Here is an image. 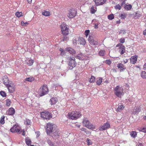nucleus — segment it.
<instances>
[{
  "instance_id": "nucleus-48",
  "label": "nucleus",
  "mask_w": 146,
  "mask_h": 146,
  "mask_svg": "<svg viewBox=\"0 0 146 146\" xmlns=\"http://www.w3.org/2000/svg\"><path fill=\"white\" fill-rule=\"evenodd\" d=\"M76 58L79 59L81 60H83V58L81 56H80L79 55H77V56H76Z\"/></svg>"
},
{
  "instance_id": "nucleus-13",
  "label": "nucleus",
  "mask_w": 146,
  "mask_h": 146,
  "mask_svg": "<svg viewBox=\"0 0 146 146\" xmlns=\"http://www.w3.org/2000/svg\"><path fill=\"white\" fill-rule=\"evenodd\" d=\"M106 0H93L96 6L103 5L105 3Z\"/></svg>"
},
{
  "instance_id": "nucleus-18",
  "label": "nucleus",
  "mask_w": 146,
  "mask_h": 146,
  "mask_svg": "<svg viewBox=\"0 0 146 146\" xmlns=\"http://www.w3.org/2000/svg\"><path fill=\"white\" fill-rule=\"evenodd\" d=\"M137 56L135 55L131 58L130 60L131 63L134 64L136 62L137 59Z\"/></svg>"
},
{
  "instance_id": "nucleus-43",
  "label": "nucleus",
  "mask_w": 146,
  "mask_h": 146,
  "mask_svg": "<svg viewBox=\"0 0 146 146\" xmlns=\"http://www.w3.org/2000/svg\"><path fill=\"white\" fill-rule=\"evenodd\" d=\"M141 16V14H139L138 13H136L134 15V17L135 19H137L139 17H140Z\"/></svg>"
},
{
  "instance_id": "nucleus-26",
  "label": "nucleus",
  "mask_w": 146,
  "mask_h": 146,
  "mask_svg": "<svg viewBox=\"0 0 146 146\" xmlns=\"http://www.w3.org/2000/svg\"><path fill=\"white\" fill-rule=\"evenodd\" d=\"M98 42L97 40L94 39L90 44L92 45L96 46L98 45Z\"/></svg>"
},
{
  "instance_id": "nucleus-63",
  "label": "nucleus",
  "mask_w": 146,
  "mask_h": 146,
  "mask_svg": "<svg viewBox=\"0 0 146 146\" xmlns=\"http://www.w3.org/2000/svg\"><path fill=\"white\" fill-rule=\"evenodd\" d=\"M143 69L145 70H146V63H145L143 66Z\"/></svg>"
},
{
  "instance_id": "nucleus-11",
  "label": "nucleus",
  "mask_w": 146,
  "mask_h": 146,
  "mask_svg": "<svg viewBox=\"0 0 146 146\" xmlns=\"http://www.w3.org/2000/svg\"><path fill=\"white\" fill-rule=\"evenodd\" d=\"M83 124L86 127L89 129H92L93 127H92L91 124H90L89 120L85 119L83 121Z\"/></svg>"
},
{
  "instance_id": "nucleus-28",
  "label": "nucleus",
  "mask_w": 146,
  "mask_h": 146,
  "mask_svg": "<svg viewBox=\"0 0 146 146\" xmlns=\"http://www.w3.org/2000/svg\"><path fill=\"white\" fill-rule=\"evenodd\" d=\"M96 8H94V6H92L90 8V13L92 14L94 13L96 11Z\"/></svg>"
},
{
  "instance_id": "nucleus-5",
  "label": "nucleus",
  "mask_w": 146,
  "mask_h": 146,
  "mask_svg": "<svg viewBox=\"0 0 146 146\" xmlns=\"http://www.w3.org/2000/svg\"><path fill=\"white\" fill-rule=\"evenodd\" d=\"M115 94L118 97H121L123 93V89L120 87L119 85L117 86L114 89Z\"/></svg>"
},
{
  "instance_id": "nucleus-33",
  "label": "nucleus",
  "mask_w": 146,
  "mask_h": 146,
  "mask_svg": "<svg viewBox=\"0 0 146 146\" xmlns=\"http://www.w3.org/2000/svg\"><path fill=\"white\" fill-rule=\"evenodd\" d=\"M95 77L93 76H91V77L90 78L89 81L90 83H92L95 82Z\"/></svg>"
},
{
  "instance_id": "nucleus-4",
  "label": "nucleus",
  "mask_w": 146,
  "mask_h": 146,
  "mask_svg": "<svg viewBox=\"0 0 146 146\" xmlns=\"http://www.w3.org/2000/svg\"><path fill=\"white\" fill-rule=\"evenodd\" d=\"M41 117L44 119H49L52 117V115L48 111H44L41 112Z\"/></svg>"
},
{
  "instance_id": "nucleus-16",
  "label": "nucleus",
  "mask_w": 146,
  "mask_h": 146,
  "mask_svg": "<svg viewBox=\"0 0 146 146\" xmlns=\"http://www.w3.org/2000/svg\"><path fill=\"white\" fill-rule=\"evenodd\" d=\"M78 40L80 44L83 46L85 45L86 43V41L83 38L79 37Z\"/></svg>"
},
{
  "instance_id": "nucleus-25",
  "label": "nucleus",
  "mask_w": 146,
  "mask_h": 146,
  "mask_svg": "<svg viewBox=\"0 0 146 146\" xmlns=\"http://www.w3.org/2000/svg\"><path fill=\"white\" fill-rule=\"evenodd\" d=\"M124 108L123 105H121L118 106L117 109L116 111L117 112L120 111L121 110H123Z\"/></svg>"
},
{
  "instance_id": "nucleus-21",
  "label": "nucleus",
  "mask_w": 146,
  "mask_h": 146,
  "mask_svg": "<svg viewBox=\"0 0 146 146\" xmlns=\"http://www.w3.org/2000/svg\"><path fill=\"white\" fill-rule=\"evenodd\" d=\"M26 62L27 64L29 66H31L33 64L34 60L32 59H28L26 60Z\"/></svg>"
},
{
  "instance_id": "nucleus-56",
  "label": "nucleus",
  "mask_w": 146,
  "mask_h": 146,
  "mask_svg": "<svg viewBox=\"0 0 146 146\" xmlns=\"http://www.w3.org/2000/svg\"><path fill=\"white\" fill-rule=\"evenodd\" d=\"M121 17L122 19H125L126 17V16L125 14H121Z\"/></svg>"
},
{
  "instance_id": "nucleus-1",
  "label": "nucleus",
  "mask_w": 146,
  "mask_h": 146,
  "mask_svg": "<svg viewBox=\"0 0 146 146\" xmlns=\"http://www.w3.org/2000/svg\"><path fill=\"white\" fill-rule=\"evenodd\" d=\"M68 58V67L70 70H72L76 65L77 63L75 61V58L70 56Z\"/></svg>"
},
{
  "instance_id": "nucleus-37",
  "label": "nucleus",
  "mask_w": 146,
  "mask_h": 146,
  "mask_svg": "<svg viewBox=\"0 0 146 146\" xmlns=\"http://www.w3.org/2000/svg\"><path fill=\"white\" fill-rule=\"evenodd\" d=\"M105 51L104 50H100L99 52V54L101 56H104L105 53Z\"/></svg>"
},
{
  "instance_id": "nucleus-35",
  "label": "nucleus",
  "mask_w": 146,
  "mask_h": 146,
  "mask_svg": "<svg viewBox=\"0 0 146 146\" xmlns=\"http://www.w3.org/2000/svg\"><path fill=\"white\" fill-rule=\"evenodd\" d=\"M130 135L133 138H135L137 134L136 132L134 131H132L130 133Z\"/></svg>"
},
{
  "instance_id": "nucleus-22",
  "label": "nucleus",
  "mask_w": 146,
  "mask_h": 146,
  "mask_svg": "<svg viewBox=\"0 0 146 146\" xmlns=\"http://www.w3.org/2000/svg\"><path fill=\"white\" fill-rule=\"evenodd\" d=\"M50 100L51 102V105L54 104L57 102L58 100L56 97H53Z\"/></svg>"
},
{
  "instance_id": "nucleus-17",
  "label": "nucleus",
  "mask_w": 146,
  "mask_h": 146,
  "mask_svg": "<svg viewBox=\"0 0 146 146\" xmlns=\"http://www.w3.org/2000/svg\"><path fill=\"white\" fill-rule=\"evenodd\" d=\"M117 67L119 69H120V72L123 71L125 69L123 64L121 63H119L117 64Z\"/></svg>"
},
{
  "instance_id": "nucleus-14",
  "label": "nucleus",
  "mask_w": 146,
  "mask_h": 146,
  "mask_svg": "<svg viewBox=\"0 0 146 146\" xmlns=\"http://www.w3.org/2000/svg\"><path fill=\"white\" fill-rule=\"evenodd\" d=\"M2 78L3 84H4L6 86L7 85H8L9 83V79L7 76H4L2 77Z\"/></svg>"
},
{
  "instance_id": "nucleus-10",
  "label": "nucleus",
  "mask_w": 146,
  "mask_h": 146,
  "mask_svg": "<svg viewBox=\"0 0 146 146\" xmlns=\"http://www.w3.org/2000/svg\"><path fill=\"white\" fill-rule=\"evenodd\" d=\"M6 86L7 87L9 91L11 93H13L15 91L14 85L12 83H10Z\"/></svg>"
},
{
  "instance_id": "nucleus-31",
  "label": "nucleus",
  "mask_w": 146,
  "mask_h": 146,
  "mask_svg": "<svg viewBox=\"0 0 146 146\" xmlns=\"http://www.w3.org/2000/svg\"><path fill=\"white\" fill-rule=\"evenodd\" d=\"M141 76L143 78L146 79V72L144 71H142L141 73Z\"/></svg>"
},
{
  "instance_id": "nucleus-51",
  "label": "nucleus",
  "mask_w": 146,
  "mask_h": 146,
  "mask_svg": "<svg viewBox=\"0 0 146 146\" xmlns=\"http://www.w3.org/2000/svg\"><path fill=\"white\" fill-rule=\"evenodd\" d=\"M119 41L120 43L123 44L125 42V40L123 38H122L120 39Z\"/></svg>"
},
{
  "instance_id": "nucleus-50",
  "label": "nucleus",
  "mask_w": 146,
  "mask_h": 146,
  "mask_svg": "<svg viewBox=\"0 0 146 146\" xmlns=\"http://www.w3.org/2000/svg\"><path fill=\"white\" fill-rule=\"evenodd\" d=\"M86 141L87 143V144L88 145H91L92 144V142L89 139H87Z\"/></svg>"
},
{
  "instance_id": "nucleus-55",
  "label": "nucleus",
  "mask_w": 146,
  "mask_h": 146,
  "mask_svg": "<svg viewBox=\"0 0 146 146\" xmlns=\"http://www.w3.org/2000/svg\"><path fill=\"white\" fill-rule=\"evenodd\" d=\"M21 132V129L19 128H17L15 132H17L18 134H20Z\"/></svg>"
},
{
  "instance_id": "nucleus-27",
  "label": "nucleus",
  "mask_w": 146,
  "mask_h": 146,
  "mask_svg": "<svg viewBox=\"0 0 146 146\" xmlns=\"http://www.w3.org/2000/svg\"><path fill=\"white\" fill-rule=\"evenodd\" d=\"M124 8L125 9L129 10L132 8V6L131 5H124Z\"/></svg>"
},
{
  "instance_id": "nucleus-54",
  "label": "nucleus",
  "mask_w": 146,
  "mask_h": 146,
  "mask_svg": "<svg viewBox=\"0 0 146 146\" xmlns=\"http://www.w3.org/2000/svg\"><path fill=\"white\" fill-rule=\"evenodd\" d=\"M90 32V31L89 30H86L85 31V35L86 36H87Z\"/></svg>"
},
{
  "instance_id": "nucleus-30",
  "label": "nucleus",
  "mask_w": 146,
  "mask_h": 146,
  "mask_svg": "<svg viewBox=\"0 0 146 146\" xmlns=\"http://www.w3.org/2000/svg\"><path fill=\"white\" fill-rule=\"evenodd\" d=\"M17 128V125H14L13 126V127H12L10 129L11 131L13 133H15Z\"/></svg>"
},
{
  "instance_id": "nucleus-61",
  "label": "nucleus",
  "mask_w": 146,
  "mask_h": 146,
  "mask_svg": "<svg viewBox=\"0 0 146 146\" xmlns=\"http://www.w3.org/2000/svg\"><path fill=\"white\" fill-rule=\"evenodd\" d=\"M36 133H37L36 137L37 138L39 136V132H37Z\"/></svg>"
},
{
  "instance_id": "nucleus-45",
  "label": "nucleus",
  "mask_w": 146,
  "mask_h": 146,
  "mask_svg": "<svg viewBox=\"0 0 146 146\" xmlns=\"http://www.w3.org/2000/svg\"><path fill=\"white\" fill-rule=\"evenodd\" d=\"M0 94L3 97H5L6 96V93L4 91H1L0 92Z\"/></svg>"
},
{
  "instance_id": "nucleus-20",
  "label": "nucleus",
  "mask_w": 146,
  "mask_h": 146,
  "mask_svg": "<svg viewBox=\"0 0 146 146\" xmlns=\"http://www.w3.org/2000/svg\"><path fill=\"white\" fill-rule=\"evenodd\" d=\"M136 109H134L133 112V114H138V113L141 111V108L139 107H136Z\"/></svg>"
},
{
  "instance_id": "nucleus-29",
  "label": "nucleus",
  "mask_w": 146,
  "mask_h": 146,
  "mask_svg": "<svg viewBox=\"0 0 146 146\" xmlns=\"http://www.w3.org/2000/svg\"><path fill=\"white\" fill-rule=\"evenodd\" d=\"M31 140L29 138L27 137L25 139V142L28 145H30L31 144Z\"/></svg>"
},
{
  "instance_id": "nucleus-42",
  "label": "nucleus",
  "mask_w": 146,
  "mask_h": 146,
  "mask_svg": "<svg viewBox=\"0 0 146 146\" xmlns=\"http://www.w3.org/2000/svg\"><path fill=\"white\" fill-rule=\"evenodd\" d=\"M11 103V100H10L8 99L6 100V105L7 106H10Z\"/></svg>"
},
{
  "instance_id": "nucleus-41",
  "label": "nucleus",
  "mask_w": 146,
  "mask_h": 146,
  "mask_svg": "<svg viewBox=\"0 0 146 146\" xmlns=\"http://www.w3.org/2000/svg\"><path fill=\"white\" fill-rule=\"evenodd\" d=\"M47 142L50 146H54V144L50 140L48 139L47 140Z\"/></svg>"
},
{
  "instance_id": "nucleus-3",
  "label": "nucleus",
  "mask_w": 146,
  "mask_h": 146,
  "mask_svg": "<svg viewBox=\"0 0 146 146\" xmlns=\"http://www.w3.org/2000/svg\"><path fill=\"white\" fill-rule=\"evenodd\" d=\"M48 92L47 86L44 85H43V86H41L39 89V94L40 96H43L47 94Z\"/></svg>"
},
{
  "instance_id": "nucleus-46",
  "label": "nucleus",
  "mask_w": 146,
  "mask_h": 146,
  "mask_svg": "<svg viewBox=\"0 0 146 146\" xmlns=\"http://www.w3.org/2000/svg\"><path fill=\"white\" fill-rule=\"evenodd\" d=\"M62 38V40L63 41H67L69 39L68 37L66 36H63Z\"/></svg>"
},
{
  "instance_id": "nucleus-36",
  "label": "nucleus",
  "mask_w": 146,
  "mask_h": 146,
  "mask_svg": "<svg viewBox=\"0 0 146 146\" xmlns=\"http://www.w3.org/2000/svg\"><path fill=\"white\" fill-rule=\"evenodd\" d=\"M22 13L21 12H19L18 11L17 12L15 13V15L17 17L19 18L22 16Z\"/></svg>"
},
{
  "instance_id": "nucleus-32",
  "label": "nucleus",
  "mask_w": 146,
  "mask_h": 146,
  "mask_svg": "<svg viewBox=\"0 0 146 146\" xmlns=\"http://www.w3.org/2000/svg\"><path fill=\"white\" fill-rule=\"evenodd\" d=\"M5 116L4 115L2 116L0 119V123L1 124H3L5 123L4 120Z\"/></svg>"
},
{
  "instance_id": "nucleus-39",
  "label": "nucleus",
  "mask_w": 146,
  "mask_h": 146,
  "mask_svg": "<svg viewBox=\"0 0 146 146\" xmlns=\"http://www.w3.org/2000/svg\"><path fill=\"white\" fill-rule=\"evenodd\" d=\"M78 37L74 38L73 40V43L74 44H76L77 43V41L78 40Z\"/></svg>"
},
{
  "instance_id": "nucleus-59",
  "label": "nucleus",
  "mask_w": 146,
  "mask_h": 146,
  "mask_svg": "<svg viewBox=\"0 0 146 146\" xmlns=\"http://www.w3.org/2000/svg\"><path fill=\"white\" fill-rule=\"evenodd\" d=\"M122 1V2L121 3V6H122L125 3V1Z\"/></svg>"
},
{
  "instance_id": "nucleus-23",
  "label": "nucleus",
  "mask_w": 146,
  "mask_h": 146,
  "mask_svg": "<svg viewBox=\"0 0 146 146\" xmlns=\"http://www.w3.org/2000/svg\"><path fill=\"white\" fill-rule=\"evenodd\" d=\"M102 79L101 77H99L97 78L96 82V84L98 85H100L102 82Z\"/></svg>"
},
{
  "instance_id": "nucleus-58",
  "label": "nucleus",
  "mask_w": 146,
  "mask_h": 146,
  "mask_svg": "<svg viewBox=\"0 0 146 146\" xmlns=\"http://www.w3.org/2000/svg\"><path fill=\"white\" fill-rule=\"evenodd\" d=\"M65 50H63V51L62 52H61L60 55L61 56H63L64 55H65Z\"/></svg>"
},
{
  "instance_id": "nucleus-9",
  "label": "nucleus",
  "mask_w": 146,
  "mask_h": 146,
  "mask_svg": "<svg viewBox=\"0 0 146 146\" xmlns=\"http://www.w3.org/2000/svg\"><path fill=\"white\" fill-rule=\"evenodd\" d=\"M110 127V124L108 121H107L99 127V130L100 131H104L109 129Z\"/></svg>"
},
{
  "instance_id": "nucleus-53",
  "label": "nucleus",
  "mask_w": 146,
  "mask_h": 146,
  "mask_svg": "<svg viewBox=\"0 0 146 146\" xmlns=\"http://www.w3.org/2000/svg\"><path fill=\"white\" fill-rule=\"evenodd\" d=\"M125 31H126V30L125 29H123V30H121L119 32V34H125Z\"/></svg>"
},
{
  "instance_id": "nucleus-60",
  "label": "nucleus",
  "mask_w": 146,
  "mask_h": 146,
  "mask_svg": "<svg viewBox=\"0 0 146 146\" xmlns=\"http://www.w3.org/2000/svg\"><path fill=\"white\" fill-rule=\"evenodd\" d=\"M123 46V45L121 43H119L117 45L116 47L119 46V47H120L121 46Z\"/></svg>"
},
{
  "instance_id": "nucleus-8",
  "label": "nucleus",
  "mask_w": 146,
  "mask_h": 146,
  "mask_svg": "<svg viewBox=\"0 0 146 146\" xmlns=\"http://www.w3.org/2000/svg\"><path fill=\"white\" fill-rule=\"evenodd\" d=\"M68 12L67 16L70 19L73 18L76 16L77 11L75 9H70L69 10Z\"/></svg>"
},
{
  "instance_id": "nucleus-64",
  "label": "nucleus",
  "mask_w": 146,
  "mask_h": 146,
  "mask_svg": "<svg viewBox=\"0 0 146 146\" xmlns=\"http://www.w3.org/2000/svg\"><path fill=\"white\" fill-rule=\"evenodd\" d=\"M143 34L144 35H146V29L145 30L143 31Z\"/></svg>"
},
{
  "instance_id": "nucleus-40",
  "label": "nucleus",
  "mask_w": 146,
  "mask_h": 146,
  "mask_svg": "<svg viewBox=\"0 0 146 146\" xmlns=\"http://www.w3.org/2000/svg\"><path fill=\"white\" fill-rule=\"evenodd\" d=\"M114 18V16L113 14H112L108 16V18L110 20H112Z\"/></svg>"
},
{
  "instance_id": "nucleus-24",
  "label": "nucleus",
  "mask_w": 146,
  "mask_h": 146,
  "mask_svg": "<svg viewBox=\"0 0 146 146\" xmlns=\"http://www.w3.org/2000/svg\"><path fill=\"white\" fill-rule=\"evenodd\" d=\"M54 130H53L52 132L53 133V134L55 136H56V137H58L59 136L60 133L58 130H57L56 131H54Z\"/></svg>"
},
{
  "instance_id": "nucleus-19",
  "label": "nucleus",
  "mask_w": 146,
  "mask_h": 146,
  "mask_svg": "<svg viewBox=\"0 0 146 146\" xmlns=\"http://www.w3.org/2000/svg\"><path fill=\"white\" fill-rule=\"evenodd\" d=\"M119 52L121 55L123 54L125 52V47L122 46L119 47Z\"/></svg>"
},
{
  "instance_id": "nucleus-62",
  "label": "nucleus",
  "mask_w": 146,
  "mask_h": 146,
  "mask_svg": "<svg viewBox=\"0 0 146 146\" xmlns=\"http://www.w3.org/2000/svg\"><path fill=\"white\" fill-rule=\"evenodd\" d=\"M21 24L23 26H25V23L24 21H22L21 22Z\"/></svg>"
},
{
  "instance_id": "nucleus-47",
  "label": "nucleus",
  "mask_w": 146,
  "mask_h": 146,
  "mask_svg": "<svg viewBox=\"0 0 146 146\" xmlns=\"http://www.w3.org/2000/svg\"><path fill=\"white\" fill-rule=\"evenodd\" d=\"M115 8L116 9H118L119 10H120L121 9V7L119 5L117 4L115 6Z\"/></svg>"
},
{
  "instance_id": "nucleus-7",
  "label": "nucleus",
  "mask_w": 146,
  "mask_h": 146,
  "mask_svg": "<svg viewBox=\"0 0 146 146\" xmlns=\"http://www.w3.org/2000/svg\"><path fill=\"white\" fill-rule=\"evenodd\" d=\"M61 29L62 34L65 35H67L68 34V28L65 24H62L61 25Z\"/></svg>"
},
{
  "instance_id": "nucleus-12",
  "label": "nucleus",
  "mask_w": 146,
  "mask_h": 146,
  "mask_svg": "<svg viewBox=\"0 0 146 146\" xmlns=\"http://www.w3.org/2000/svg\"><path fill=\"white\" fill-rule=\"evenodd\" d=\"M15 113V109L13 108H9L6 112V114L9 115H13Z\"/></svg>"
},
{
  "instance_id": "nucleus-38",
  "label": "nucleus",
  "mask_w": 146,
  "mask_h": 146,
  "mask_svg": "<svg viewBox=\"0 0 146 146\" xmlns=\"http://www.w3.org/2000/svg\"><path fill=\"white\" fill-rule=\"evenodd\" d=\"M31 121L30 120L26 119L25 122V124L28 125H29L31 124Z\"/></svg>"
},
{
  "instance_id": "nucleus-15",
  "label": "nucleus",
  "mask_w": 146,
  "mask_h": 146,
  "mask_svg": "<svg viewBox=\"0 0 146 146\" xmlns=\"http://www.w3.org/2000/svg\"><path fill=\"white\" fill-rule=\"evenodd\" d=\"M66 50L72 55L75 54L76 53V51L74 49L71 47H67Z\"/></svg>"
},
{
  "instance_id": "nucleus-49",
  "label": "nucleus",
  "mask_w": 146,
  "mask_h": 146,
  "mask_svg": "<svg viewBox=\"0 0 146 146\" xmlns=\"http://www.w3.org/2000/svg\"><path fill=\"white\" fill-rule=\"evenodd\" d=\"M140 131L145 133H146V127L141 128L140 129Z\"/></svg>"
},
{
  "instance_id": "nucleus-2",
  "label": "nucleus",
  "mask_w": 146,
  "mask_h": 146,
  "mask_svg": "<svg viewBox=\"0 0 146 146\" xmlns=\"http://www.w3.org/2000/svg\"><path fill=\"white\" fill-rule=\"evenodd\" d=\"M81 115V114L79 112L72 111L70 113H68V117L69 119L76 120L80 117Z\"/></svg>"
},
{
  "instance_id": "nucleus-6",
  "label": "nucleus",
  "mask_w": 146,
  "mask_h": 146,
  "mask_svg": "<svg viewBox=\"0 0 146 146\" xmlns=\"http://www.w3.org/2000/svg\"><path fill=\"white\" fill-rule=\"evenodd\" d=\"M53 126L54 125L52 123H50L47 124L46 130L47 135H50V133L53 132V131L54 130Z\"/></svg>"
},
{
  "instance_id": "nucleus-44",
  "label": "nucleus",
  "mask_w": 146,
  "mask_h": 146,
  "mask_svg": "<svg viewBox=\"0 0 146 146\" xmlns=\"http://www.w3.org/2000/svg\"><path fill=\"white\" fill-rule=\"evenodd\" d=\"M34 78L33 77L32 78H27L25 79V80L26 81H28L29 82H31L34 80Z\"/></svg>"
},
{
  "instance_id": "nucleus-34",
  "label": "nucleus",
  "mask_w": 146,
  "mask_h": 146,
  "mask_svg": "<svg viewBox=\"0 0 146 146\" xmlns=\"http://www.w3.org/2000/svg\"><path fill=\"white\" fill-rule=\"evenodd\" d=\"M42 15L45 16H48L50 15V13L49 11H45L44 12H42Z\"/></svg>"
},
{
  "instance_id": "nucleus-52",
  "label": "nucleus",
  "mask_w": 146,
  "mask_h": 146,
  "mask_svg": "<svg viewBox=\"0 0 146 146\" xmlns=\"http://www.w3.org/2000/svg\"><path fill=\"white\" fill-rule=\"evenodd\" d=\"M93 37L92 36H90L88 38V40L89 42V43H90L91 42L94 40Z\"/></svg>"
},
{
  "instance_id": "nucleus-57",
  "label": "nucleus",
  "mask_w": 146,
  "mask_h": 146,
  "mask_svg": "<svg viewBox=\"0 0 146 146\" xmlns=\"http://www.w3.org/2000/svg\"><path fill=\"white\" fill-rule=\"evenodd\" d=\"M106 63L108 64L109 65L111 63V62L110 60H107L106 61Z\"/></svg>"
}]
</instances>
